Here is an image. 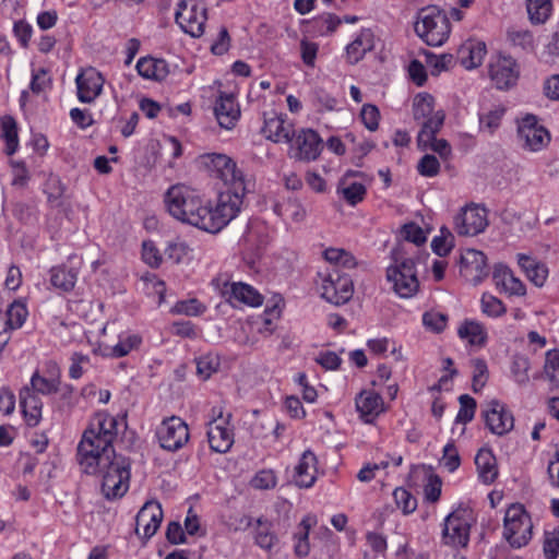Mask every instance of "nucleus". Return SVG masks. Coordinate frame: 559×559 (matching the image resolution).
Returning a JSON list of instances; mask_svg holds the SVG:
<instances>
[{
	"label": "nucleus",
	"mask_w": 559,
	"mask_h": 559,
	"mask_svg": "<svg viewBox=\"0 0 559 559\" xmlns=\"http://www.w3.org/2000/svg\"><path fill=\"white\" fill-rule=\"evenodd\" d=\"M373 48V34L370 29H362L360 34L346 47V53L350 63H357L366 52Z\"/></svg>",
	"instance_id": "32"
},
{
	"label": "nucleus",
	"mask_w": 559,
	"mask_h": 559,
	"mask_svg": "<svg viewBox=\"0 0 559 559\" xmlns=\"http://www.w3.org/2000/svg\"><path fill=\"white\" fill-rule=\"evenodd\" d=\"M418 173L424 177H435L440 171V163L435 155H424L417 164Z\"/></svg>",
	"instance_id": "55"
},
{
	"label": "nucleus",
	"mask_w": 559,
	"mask_h": 559,
	"mask_svg": "<svg viewBox=\"0 0 559 559\" xmlns=\"http://www.w3.org/2000/svg\"><path fill=\"white\" fill-rule=\"evenodd\" d=\"M360 118L369 131H376L379 127L380 111L376 105L365 104L360 111Z\"/></svg>",
	"instance_id": "53"
},
{
	"label": "nucleus",
	"mask_w": 559,
	"mask_h": 559,
	"mask_svg": "<svg viewBox=\"0 0 559 559\" xmlns=\"http://www.w3.org/2000/svg\"><path fill=\"white\" fill-rule=\"evenodd\" d=\"M197 374L202 380H207L218 371L221 366L219 357L216 354L207 353L195 358Z\"/></svg>",
	"instance_id": "40"
},
{
	"label": "nucleus",
	"mask_w": 559,
	"mask_h": 559,
	"mask_svg": "<svg viewBox=\"0 0 559 559\" xmlns=\"http://www.w3.org/2000/svg\"><path fill=\"white\" fill-rule=\"evenodd\" d=\"M36 393L28 386L20 391L21 406L29 426H36L41 416L43 403Z\"/></svg>",
	"instance_id": "30"
},
{
	"label": "nucleus",
	"mask_w": 559,
	"mask_h": 559,
	"mask_svg": "<svg viewBox=\"0 0 559 559\" xmlns=\"http://www.w3.org/2000/svg\"><path fill=\"white\" fill-rule=\"evenodd\" d=\"M141 343L139 335H130L126 340L120 341L111 348L110 355L116 358L128 355L133 348H136Z\"/></svg>",
	"instance_id": "59"
},
{
	"label": "nucleus",
	"mask_w": 559,
	"mask_h": 559,
	"mask_svg": "<svg viewBox=\"0 0 559 559\" xmlns=\"http://www.w3.org/2000/svg\"><path fill=\"white\" fill-rule=\"evenodd\" d=\"M487 52L486 45L483 41H468L460 50L461 63L466 69H474L481 64Z\"/></svg>",
	"instance_id": "31"
},
{
	"label": "nucleus",
	"mask_w": 559,
	"mask_h": 559,
	"mask_svg": "<svg viewBox=\"0 0 559 559\" xmlns=\"http://www.w3.org/2000/svg\"><path fill=\"white\" fill-rule=\"evenodd\" d=\"M447 321V314L437 311H427L423 316L424 325L436 333H440L444 330Z\"/></svg>",
	"instance_id": "54"
},
{
	"label": "nucleus",
	"mask_w": 559,
	"mask_h": 559,
	"mask_svg": "<svg viewBox=\"0 0 559 559\" xmlns=\"http://www.w3.org/2000/svg\"><path fill=\"white\" fill-rule=\"evenodd\" d=\"M542 377L548 382L550 390L559 389V349L546 353Z\"/></svg>",
	"instance_id": "35"
},
{
	"label": "nucleus",
	"mask_w": 559,
	"mask_h": 559,
	"mask_svg": "<svg viewBox=\"0 0 559 559\" xmlns=\"http://www.w3.org/2000/svg\"><path fill=\"white\" fill-rule=\"evenodd\" d=\"M50 283L53 287L63 292H70L74 288L78 272L74 269L68 270L66 266H55L50 270Z\"/></svg>",
	"instance_id": "36"
},
{
	"label": "nucleus",
	"mask_w": 559,
	"mask_h": 559,
	"mask_svg": "<svg viewBox=\"0 0 559 559\" xmlns=\"http://www.w3.org/2000/svg\"><path fill=\"white\" fill-rule=\"evenodd\" d=\"M142 258L151 267H158L162 263V255L152 241H144L142 245Z\"/></svg>",
	"instance_id": "62"
},
{
	"label": "nucleus",
	"mask_w": 559,
	"mask_h": 559,
	"mask_svg": "<svg viewBox=\"0 0 559 559\" xmlns=\"http://www.w3.org/2000/svg\"><path fill=\"white\" fill-rule=\"evenodd\" d=\"M478 477L484 484H491L498 476L497 460L489 449H480L475 456Z\"/></svg>",
	"instance_id": "28"
},
{
	"label": "nucleus",
	"mask_w": 559,
	"mask_h": 559,
	"mask_svg": "<svg viewBox=\"0 0 559 559\" xmlns=\"http://www.w3.org/2000/svg\"><path fill=\"white\" fill-rule=\"evenodd\" d=\"M508 39L510 43L523 50H532L534 48V37L528 29L511 27L508 29Z\"/></svg>",
	"instance_id": "44"
},
{
	"label": "nucleus",
	"mask_w": 559,
	"mask_h": 559,
	"mask_svg": "<svg viewBox=\"0 0 559 559\" xmlns=\"http://www.w3.org/2000/svg\"><path fill=\"white\" fill-rule=\"evenodd\" d=\"M465 510H457L445 518L443 542L451 546H466L469 539V521Z\"/></svg>",
	"instance_id": "13"
},
{
	"label": "nucleus",
	"mask_w": 559,
	"mask_h": 559,
	"mask_svg": "<svg viewBox=\"0 0 559 559\" xmlns=\"http://www.w3.org/2000/svg\"><path fill=\"white\" fill-rule=\"evenodd\" d=\"M487 226V211L484 207L466 206L454 217V229L460 236H476Z\"/></svg>",
	"instance_id": "12"
},
{
	"label": "nucleus",
	"mask_w": 559,
	"mask_h": 559,
	"mask_svg": "<svg viewBox=\"0 0 559 559\" xmlns=\"http://www.w3.org/2000/svg\"><path fill=\"white\" fill-rule=\"evenodd\" d=\"M5 324L9 329H17L23 325L27 317V309L21 301H14L7 310Z\"/></svg>",
	"instance_id": "45"
},
{
	"label": "nucleus",
	"mask_w": 559,
	"mask_h": 559,
	"mask_svg": "<svg viewBox=\"0 0 559 559\" xmlns=\"http://www.w3.org/2000/svg\"><path fill=\"white\" fill-rule=\"evenodd\" d=\"M157 437L163 449L176 451L180 449L189 439L187 424L177 416H171L163 420Z\"/></svg>",
	"instance_id": "11"
},
{
	"label": "nucleus",
	"mask_w": 559,
	"mask_h": 559,
	"mask_svg": "<svg viewBox=\"0 0 559 559\" xmlns=\"http://www.w3.org/2000/svg\"><path fill=\"white\" fill-rule=\"evenodd\" d=\"M313 523H316V519L313 516H306L299 524V527H304V538H299L295 545V554L298 557H306L309 554L310 547L308 536Z\"/></svg>",
	"instance_id": "50"
},
{
	"label": "nucleus",
	"mask_w": 559,
	"mask_h": 559,
	"mask_svg": "<svg viewBox=\"0 0 559 559\" xmlns=\"http://www.w3.org/2000/svg\"><path fill=\"white\" fill-rule=\"evenodd\" d=\"M163 509L157 501H147L135 518V534L145 540L150 539L160 526Z\"/></svg>",
	"instance_id": "15"
},
{
	"label": "nucleus",
	"mask_w": 559,
	"mask_h": 559,
	"mask_svg": "<svg viewBox=\"0 0 559 559\" xmlns=\"http://www.w3.org/2000/svg\"><path fill=\"white\" fill-rule=\"evenodd\" d=\"M356 408L366 424H371L383 412L382 396L374 391H362L356 397Z\"/></svg>",
	"instance_id": "23"
},
{
	"label": "nucleus",
	"mask_w": 559,
	"mask_h": 559,
	"mask_svg": "<svg viewBox=\"0 0 559 559\" xmlns=\"http://www.w3.org/2000/svg\"><path fill=\"white\" fill-rule=\"evenodd\" d=\"M214 112L222 128L230 130L239 118L240 110L233 96L221 95L217 99Z\"/></svg>",
	"instance_id": "27"
},
{
	"label": "nucleus",
	"mask_w": 559,
	"mask_h": 559,
	"mask_svg": "<svg viewBox=\"0 0 559 559\" xmlns=\"http://www.w3.org/2000/svg\"><path fill=\"white\" fill-rule=\"evenodd\" d=\"M245 193L246 186L230 187L218 194L215 206L206 202L203 230L217 233L224 228L239 213Z\"/></svg>",
	"instance_id": "3"
},
{
	"label": "nucleus",
	"mask_w": 559,
	"mask_h": 559,
	"mask_svg": "<svg viewBox=\"0 0 559 559\" xmlns=\"http://www.w3.org/2000/svg\"><path fill=\"white\" fill-rule=\"evenodd\" d=\"M191 249L188 243L183 241L169 242L165 249L167 258L175 263H180L185 257L190 253Z\"/></svg>",
	"instance_id": "60"
},
{
	"label": "nucleus",
	"mask_w": 559,
	"mask_h": 559,
	"mask_svg": "<svg viewBox=\"0 0 559 559\" xmlns=\"http://www.w3.org/2000/svg\"><path fill=\"white\" fill-rule=\"evenodd\" d=\"M460 261L462 276L473 285L479 284L489 274L487 258L481 251L467 249Z\"/></svg>",
	"instance_id": "17"
},
{
	"label": "nucleus",
	"mask_w": 559,
	"mask_h": 559,
	"mask_svg": "<svg viewBox=\"0 0 559 559\" xmlns=\"http://www.w3.org/2000/svg\"><path fill=\"white\" fill-rule=\"evenodd\" d=\"M503 536L513 548H521L532 538L533 523L523 504H511L504 514Z\"/></svg>",
	"instance_id": "6"
},
{
	"label": "nucleus",
	"mask_w": 559,
	"mask_h": 559,
	"mask_svg": "<svg viewBox=\"0 0 559 559\" xmlns=\"http://www.w3.org/2000/svg\"><path fill=\"white\" fill-rule=\"evenodd\" d=\"M2 138L5 141V153L8 155H13L19 146V138H17V126L16 121L11 116H4L0 120Z\"/></svg>",
	"instance_id": "38"
},
{
	"label": "nucleus",
	"mask_w": 559,
	"mask_h": 559,
	"mask_svg": "<svg viewBox=\"0 0 559 559\" xmlns=\"http://www.w3.org/2000/svg\"><path fill=\"white\" fill-rule=\"evenodd\" d=\"M337 191L350 205L361 202L366 195V187L359 182H353L346 186L345 178L340 181Z\"/></svg>",
	"instance_id": "42"
},
{
	"label": "nucleus",
	"mask_w": 559,
	"mask_h": 559,
	"mask_svg": "<svg viewBox=\"0 0 559 559\" xmlns=\"http://www.w3.org/2000/svg\"><path fill=\"white\" fill-rule=\"evenodd\" d=\"M459 335L472 345H483L487 337L484 326L476 321H465L459 329Z\"/></svg>",
	"instance_id": "41"
},
{
	"label": "nucleus",
	"mask_w": 559,
	"mask_h": 559,
	"mask_svg": "<svg viewBox=\"0 0 559 559\" xmlns=\"http://www.w3.org/2000/svg\"><path fill=\"white\" fill-rule=\"evenodd\" d=\"M441 463L451 473L460 467L461 457L453 442H449L444 445Z\"/></svg>",
	"instance_id": "56"
},
{
	"label": "nucleus",
	"mask_w": 559,
	"mask_h": 559,
	"mask_svg": "<svg viewBox=\"0 0 559 559\" xmlns=\"http://www.w3.org/2000/svg\"><path fill=\"white\" fill-rule=\"evenodd\" d=\"M519 138L524 142V146L530 151L537 152L549 142L548 131L537 126V117L526 115L518 128Z\"/></svg>",
	"instance_id": "18"
},
{
	"label": "nucleus",
	"mask_w": 559,
	"mask_h": 559,
	"mask_svg": "<svg viewBox=\"0 0 559 559\" xmlns=\"http://www.w3.org/2000/svg\"><path fill=\"white\" fill-rule=\"evenodd\" d=\"M176 23L191 37H200L204 33L207 20L206 8L202 0H179L175 13Z\"/></svg>",
	"instance_id": "8"
},
{
	"label": "nucleus",
	"mask_w": 559,
	"mask_h": 559,
	"mask_svg": "<svg viewBox=\"0 0 559 559\" xmlns=\"http://www.w3.org/2000/svg\"><path fill=\"white\" fill-rule=\"evenodd\" d=\"M164 202L174 218L203 230L206 202L194 189L174 185L166 191Z\"/></svg>",
	"instance_id": "2"
},
{
	"label": "nucleus",
	"mask_w": 559,
	"mask_h": 559,
	"mask_svg": "<svg viewBox=\"0 0 559 559\" xmlns=\"http://www.w3.org/2000/svg\"><path fill=\"white\" fill-rule=\"evenodd\" d=\"M480 302L483 312L488 317H500L507 311L503 302L492 295L484 294Z\"/></svg>",
	"instance_id": "49"
},
{
	"label": "nucleus",
	"mask_w": 559,
	"mask_h": 559,
	"mask_svg": "<svg viewBox=\"0 0 559 559\" xmlns=\"http://www.w3.org/2000/svg\"><path fill=\"white\" fill-rule=\"evenodd\" d=\"M322 297L335 305L341 306L348 302L354 294V283L349 275L341 274L338 271H332L323 280Z\"/></svg>",
	"instance_id": "10"
},
{
	"label": "nucleus",
	"mask_w": 559,
	"mask_h": 559,
	"mask_svg": "<svg viewBox=\"0 0 559 559\" xmlns=\"http://www.w3.org/2000/svg\"><path fill=\"white\" fill-rule=\"evenodd\" d=\"M394 264L386 269V280L391 283L393 292L401 298L413 297L419 288L415 261L405 258L402 246L391 251Z\"/></svg>",
	"instance_id": "4"
},
{
	"label": "nucleus",
	"mask_w": 559,
	"mask_h": 559,
	"mask_svg": "<svg viewBox=\"0 0 559 559\" xmlns=\"http://www.w3.org/2000/svg\"><path fill=\"white\" fill-rule=\"evenodd\" d=\"M483 415L486 426L495 435L503 436L513 429L514 417L512 413L497 400L487 404Z\"/></svg>",
	"instance_id": "16"
},
{
	"label": "nucleus",
	"mask_w": 559,
	"mask_h": 559,
	"mask_svg": "<svg viewBox=\"0 0 559 559\" xmlns=\"http://www.w3.org/2000/svg\"><path fill=\"white\" fill-rule=\"evenodd\" d=\"M231 415L228 414L226 419H223L222 412L217 418H214L209 424L207 440L210 448L217 453H226L234 444V432L228 427Z\"/></svg>",
	"instance_id": "20"
},
{
	"label": "nucleus",
	"mask_w": 559,
	"mask_h": 559,
	"mask_svg": "<svg viewBox=\"0 0 559 559\" xmlns=\"http://www.w3.org/2000/svg\"><path fill=\"white\" fill-rule=\"evenodd\" d=\"M264 124L261 132L274 143H290L295 136L294 126L286 121L284 115L275 111L264 112Z\"/></svg>",
	"instance_id": "19"
},
{
	"label": "nucleus",
	"mask_w": 559,
	"mask_h": 559,
	"mask_svg": "<svg viewBox=\"0 0 559 559\" xmlns=\"http://www.w3.org/2000/svg\"><path fill=\"white\" fill-rule=\"evenodd\" d=\"M200 162L212 177L221 179L229 188L246 186L242 171L237 168L236 163L229 156L207 153L200 156Z\"/></svg>",
	"instance_id": "7"
},
{
	"label": "nucleus",
	"mask_w": 559,
	"mask_h": 559,
	"mask_svg": "<svg viewBox=\"0 0 559 559\" xmlns=\"http://www.w3.org/2000/svg\"><path fill=\"white\" fill-rule=\"evenodd\" d=\"M559 552V530L547 532L544 540V554L547 559H556Z\"/></svg>",
	"instance_id": "63"
},
{
	"label": "nucleus",
	"mask_w": 559,
	"mask_h": 559,
	"mask_svg": "<svg viewBox=\"0 0 559 559\" xmlns=\"http://www.w3.org/2000/svg\"><path fill=\"white\" fill-rule=\"evenodd\" d=\"M518 263L528 281L537 287H543L548 277V267L531 255L519 253Z\"/></svg>",
	"instance_id": "26"
},
{
	"label": "nucleus",
	"mask_w": 559,
	"mask_h": 559,
	"mask_svg": "<svg viewBox=\"0 0 559 559\" xmlns=\"http://www.w3.org/2000/svg\"><path fill=\"white\" fill-rule=\"evenodd\" d=\"M492 280L497 287H501L511 296H525L526 294L524 283L520 278L515 277L507 265H496L492 273Z\"/></svg>",
	"instance_id": "24"
},
{
	"label": "nucleus",
	"mask_w": 559,
	"mask_h": 559,
	"mask_svg": "<svg viewBox=\"0 0 559 559\" xmlns=\"http://www.w3.org/2000/svg\"><path fill=\"white\" fill-rule=\"evenodd\" d=\"M314 360L326 370H336L342 362L338 355L331 350L320 353Z\"/></svg>",
	"instance_id": "64"
},
{
	"label": "nucleus",
	"mask_w": 559,
	"mask_h": 559,
	"mask_svg": "<svg viewBox=\"0 0 559 559\" xmlns=\"http://www.w3.org/2000/svg\"><path fill=\"white\" fill-rule=\"evenodd\" d=\"M415 32L427 45L441 46L451 32L449 17L436 5L423 8L417 15Z\"/></svg>",
	"instance_id": "5"
},
{
	"label": "nucleus",
	"mask_w": 559,
	"mask_h": 559,
	"mask_svg": "<svg viewBox=\"0 0 559 559\" xmlns=\"http://www.w3.org/2000/svg\"><path fill=\"white\" fill-rule=\"evenodd\" d=\"M295 471L296 485L300 488L311 487L317 475V456L314 453L310 450L305 451Z\"/></svg>",
	"instance_id": "25"
},
{
	"label": "nucleus",
	"mask_w": 559,
	"mask_h": 559,
	"mask_svg": "<svg viewBox=\"0 0 559 559\" xmlns=\"http://www.w3.org/2000/svg\"><path fill=\"white\" fill-rule=\"evenodd\" d=\"M445 114L439 110L438 114L428 121L421 123V128L417 135V145L420 150L438 153L440 157L447 158L451 155V146L444 139H436V134L440 131L444 123Z\"/></svg>",
	"instance_id": "9"
},
{
	"label": "nucleus",
	"mask_w": 559,
	"mask_h": 559,
	"mask_svg": "<svg viewBox=\"0 0 559 559\" xmlns=\"http://www.w3.org/2000/svg\"><path fill=\"white\" fill-rule=\"evenodd\" d=\"M59 384L60 382L58 379H46L40 377L38 372H35L31 379V389L37 393L46 395L57 393Z\"/></svg>",
	"instance_id": "46"
},
{
	"label": "nucleus",
	"mask_w": 559,
	"mask_h": 559,
	"mask_svg": "<svg viewBox=\"0 0 559 559\" xmlns=\"http://www.w3.org/2000/svg\"><path fill=\"white\" fill-rule=\"evenodd\" d=\"M506 114V107L502 105L495 106L486 115L479 116L480 124L485 126L490 132H493L501 122L502 117Z\"/></svg>",
	"instance_id": "52"
},
{
	"label": "nucleus",
	"mask_w": 559,
	"mask_h": 559,
	"mask_svg": "<svg viewBox=\"0 0 559 559\" xmlns=\"http://www.w3.org/2000/svg\"><path fill=\"white\" fill-rule=\"evenodd\" d=\"M489 76L498 90H509L519 80V64L511 57L500 56L489 64Z\"/></svg>",
	"instance_id": "14"
},
{
	"label": "nucleus",
	"mask_w": 559,
	"mask_h": 559,
	"mask_svg": "<svg viewBox=\"0 0 559 559\" xmlns=\"http://www.w3.org/2000/svg\"><path fill=\"white\" fill-rule=\"evenodd\" d=\"M95 419L78 445V460L86 474L102 475V492L106 499L121 498L129 489L130 460L117 454L112 447L116 419L107 414H98Z\"/></svg>",
	"instance_id": "1"
},
{
	"label": "nucleus",
	"mask_w": 559,
	"mask_h": 559,
	"mask_svg": "<svg viewBox=\"0 0 559 559\" xmlns=\"http://www.w3.org/2000/svg\"><path fill=\"white\" fill-rule=\"evenodd\" d=\"M402 236L406 241L413 242L416 246L424 245L427 240L426 235L421 227L415 223H407L402 226Z\"/></svg>",
	"instance_id": "57"
},
{
	"label": "nucleus",
	"mask_w": 559,
	"mask_h": 559,
	"mask_svg": "<svg viewBox=\"0 0 559 559\" xmlns=\"http://www.w3.org/2000/svg\"><path fill=\"white\" fill-rule=\"evenodd\" d=\"M298 158L302 160H314L322 151V140L312 129H302L296 136Z\"/></svg>",
	"instance_id": "22"
},
{
	"label": "nucleus",
	"mask_w": 559,
	"mask_h": 559,
	"mask_svg": "<svg viewBox=\"0 0 559 559\" xmlns=\"http://www.w3.org/2000/svg\"><path fill=\"white\" fill-rule=\"evenodd\" d=\"M531 368L530 359L520 354H515L512 359L511 371L518 384L524 385L528 382V370Z\"/></svg>",
	"instance_id": "43"
},
{
	"label": "nucleus",
	"mask_w": 559,
	"mask_h": 559,
	"mask_svg": "<svg viewBox=\"0 0 559 559\" xmlns=\"http://www.w3.org/2000/svg\"><path fill=\"white\" fill-rule=\"evenodd\" d=\"M526 9L533 24H544L552 10L551 0H527Z\"/></svg>",
	"instance_id": "39"
},
{
	"label": "nucleus",
	"mask_w": 559,
	"mask_h": 559,
	"mask_svg": "<svg viewBox=\"0 0 559 559\" xmlns=\"http://www.w3.org/2000/svg\"><path fill=\"white\" fill-rule=\"evenodd\" d=\"M453 235L447 230V236L440 235L432 240V251L439 257H445L453 248Z\"/></svg>",
	"instance_id": "61"
},
{
	"label": "nucleus",
	"mask_w": 559,
	"mask_h": 559,
	"mask_svg": "<svg viewBox=\"0 0 559 559\" xmlns=\"http://www.w3.org/2000/svg\"><path fill=\"white\" fill-rule=\"evenodd\" d=\"M276 485V476L272 471L263 469L255 474L251 479V486L254 489L266 490L274 488Z\"/></svg>",
	"instance_id": "58"
},
{
	"label": "nucleus",
	"mask_w": 559,
	"mask_h": 559,
	"mask_svg": "<svg viewBox=\"0 0 559 559\" xmlns=\"http://www.w3.org/2000/svg\"><path fill=\"white\" fill-rule=\"evenodd\" d=\"M460 411L456 415L455 421L466 424L475 416L476 401L468 394H463L459 397Z\"/></svg>",
	"instance_id": "47"
},
{
	"label": "nucleus",
	"mask_w": 559,
	"mask_h": 559,
	"mask_svg": "<svg viewBox=\"0 0 559 559\" xmlns=\"http://www.w3.org/2000/svg\"><path fill=\"white\" fill-rule=\"evenodd\" d=\"M254 540L263 549L271 550L278 542L277 535L273 532V524L269 520L259 518Z\"/></svg>",
	"instance_id": "37"
},
{
	"label": "nucleus",
	"mask_w": 559,
	"mask_h": 559,
	"mask_svg": "<svg viewBox=\"0 0 559 559\" xmlns=\"http://www.w3.org/2000/svg\"><path fill=\"white\" fill-rule=\"evenodd\" d=\"M228 300H235L251 307H257L262 304V296L250 285L245 283H233Z\"/></svg>",
	"instance_id": "33"
},
{
	"label": "nucleus",
	"mask_w": 559,
	"mask_h": 559,
	"mask_svg": "<svg viewBox=\"0 0 559 559\" xmlns=\"http://www.w3.org/2000/svg\"><path fill=\"white\" fill-rule=\"evenodd\" d=\"M472 364L474 368L472 388L474 392H478L487 382L488 368L486 361L480 358L473 359Z\"/></svg>",
	"instance_id": "48"
},
{
	"label": "nucleus",
	"mask_w": 559,
	"mask_h": 559,
	"mask_svg": "<svg viewBox=\"0 0 559 559\" xmlns=\"http://www.w3.org/2000/svg\"><path fill=\"white\" fill-rule=\"evenodd\" d=\"M395 502L405 514L414 512L417 508V499L404 488H396L393 492Z\"/></svg>",
	"instance_id": "51"
},
{
	"label": "nucleus",
	"mask_w": 559,
	"mask_h": 559,
	"mask_svg": "<svg viewBox=\"0 0 559 559\" xmlns=\"http://www.w3.org/2000/svg\"><path fill=\"white\" fill-rule=\"evenodd\" d=\"M435 111V98L428 93H420L415 96L413 102V117L420 124L430 120L438 114Z\"/></svg>",
	"instance_id": "34"
},
{
	"label": "nucleus",
	"mask_w": 559,
	"mask_h": 559,
	"mask_svg": "<svg viewBox=\"0 0 559 559\" xmlns=\"http://www.w3.org/2000/svg\"><path fill=\"white\" fill-rule=\"evenodd\" d=\"M136 71L144 79L163 81L169 74L168 63L164 59L142 57L136 62Z\"/></svg>",
	"instance_id": "29"
},
{
	"label": "nucleus",
	"mask_w": 559,
	"mask_h": 559,
	"mask_svg": "<svg viewBox=\"0 0 559 559\" xmlns=\"http://www.w3.org/2000/svg\"><path fill=\"white\" fill-rule=\"evenodd\" d=\"M75 83L79 100L92 103L102 93L104 78L94 68H88L78 74Z\"/></svg>",
	"instance_id": "21"
}]
</instances>
